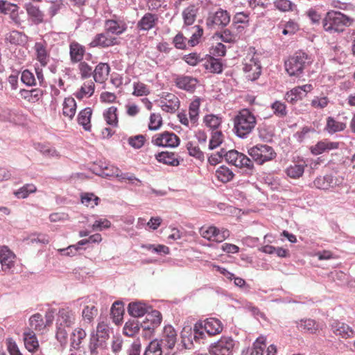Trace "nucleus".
<instances>
[{
    "instance_id": "nucleus-1",
    "label": "nucleus",
    "mask_w": 355,
    "mask_h": 355,
    "mask_svg": "<svg viewBox=\"0 0 355 355\" xmlns=\"http://www.w3.org/2000/svg\"><path fill=\"white\" fill-rule=\"evenodd\" d=\"M256 125V116L247 108L239 110L234 118V130L236 135L241 138L246 137L250 135Z\"/></svg>"
},
{
    "instance_id": "nucleus-2",
    "label": "nucleus",
    "mask_w": 355,
    "mask_h": 355,
    "mask_svg": "<svg viewBox=\"0 0 355 355\" xmlns=\"http://www.w3.org/2000/svg\"><path fill=\"white\" fill-rule=\"evenodd\" d=\"M313 62L311 57L302 51L295 52L284 62L285 70L290 76H299Z\"/></svg>"
},
{
    "instance_id": "nucleus-3",
    "label": "nucleus",
    "mask_w": 355,
    "mask_h": 355,
    "mask_svg": "<svg viewBox=\"0 0 355 355\" xmlns=\"http://www.w3.org/2000/svg\"><path fill=\"white\" fill-rule=\"evenodd\" d=\"M353 19L340 12L331 11L328 12L323 19L322 25L326 31L343 32L346 27L352 25Z\"/></svg>"
},
{
    "instance_id": "nucleus-4",
    "label": "nucleus",
    "mask_w": 355,
    "mask_h": 355,
    "mask_svg": "<svg viewBox=\"0 0 355 355\" xmlns=\"http://www.w3.org/2000/svg\"><path fill=\"white\" fill-rule=\"evenodd\" d=\"M223 326L220 320L215 318H207L196 322L193 327V336L196 340L204 338V331L209 336H216L222 332Z\"/></svg>"
},
{
    "instance_id": "nucleus-5",
    "label": "nucleus",
    "mask_w": 355,
    "mask_h": 355,
    "mask_svg": "<svg viewBox=\"0 0 355 355\" xmlns=\"http://www.w3.org/2000/svg\"><path fill=\"white\" fill-rule=\"evenodd\" d=\"M248 153L258 164L271 161L277 155L273 148L267 144H257L248 150Z\"/></svg>"
},
{
    "instance_id": "nucleus-6",
    "label": "nucleus",
    "mask_w": 355,
    "mask_h": 355,
    "mask_svg": "<svg viewBox=\"0 0 355 355\" xmlns=\"http://www.w3.org/2000/svg\"><path fill=\"white\" fill-rule=\"evenodd\" d=\"M199 233L202 238L216 243H222L230 235L228 230L225 228L220 230L213 225L202 226L200 228Z\"/></svg>"
},
{
    "instance_id": "nucleus-7",
    "label": "nucleus",
    "mask_w": 355,
    "mask_h": 355,
    "mask_svg": "<svg viewBox=\"0 0 355 355\" xmlns=\"http://www.w3.org/2000/svg\"><path fill=\"white\" fill-rule=\"evenodd\" d=\"M235 346L234 340L230 336H222L209 348L210 355H232Z\"/></svg>"
},
{
    "instance_id": "nucleus-8",
    "label": "nucleus",
    "mask_w": 355,
    "mask_h": 355,
    "mask_svg": "<svg viewBox=\"0 0 355 355\" xmlns=\"http://www.w3.org/2000/svg\"><path fill=\"white\" fill-rule=\"evenodd\" d=\"M180 139L173 132L164 131L155 134L152 137V144L155 146L165 148H175L180 144Z\"/></svg>"
},
{
    "instance_id": "nucleus-9",
    "label": "nucleus",
    "mask_w": 355,
    "mask_h": 355,
    "mask_svg": "<svg viewBox=\"0 0 355 355\" xmlns=\"http://www.w3.org/2000/svg\"><path fill=\"white\" fill-rule=\"evenodd\" d=\"M53 320L54 316L51 312L46 313L44 320L41 314L35 313L30 318L29 325L31 329L43 333L53 324Z\"/></svg>"
},
{
    "instance_id": "nucleus-10",
    "label": "nucleus",
    "mask_w": 355,
    "mask_h": 355,
    "mask_svg": "<svg viewBox=\"0 0 355 355\" xmlns=\"http://www.w3.org/2000/svg\"><path fill=\"white\" fill-rule=\"evenodd\" d=\"M243 65V71L248 80H255L259 77L261 67L257 58H254V55L247 56L244 59Z\"/></svg>"
},
{
    "instance_id": "nucleus-11",
    "label": "nucleus",
    "mask_w": 355,
    "mask_h": 355,
    "mask_svg": "<svg viewBox=\"0 0 355 355\" xmlns=\"http://www.w3.org/2000/svg\"><path fill=\"white\" fill-rule=\"evenodd\" d=\"M230 21V15L223 10H218L214 13H210L207 19L206 24L210 28L224 27Z\"/></svg>"
},
{
    "instance_id": "nucleus-12",
    "label": "nucleus",
    "mask_w": 355,
    "mask_h": 355,
    "mask_svg": "<svg viewBox=\"0 0 355 355\" xmlns=\"http://www.w3.org/2000/svg\"><path fill=\"white\" fill-rule=\"evenodd\" d=\"M177 332L171 325H166L163 329L162 338L158 340L161 347L165 349H173L177 342Z\"/></svg>"
},
{
    "instance_id": "nucleus-13",
    "label": "nucleus",
    "mask_w": 355,
    "mask_h": 355,
    "mask_svg": "<svg viewBox=\"0 0 355 355\" xmlns=\"http://www.w3.org/2000/svg\"><path fill=\"white\" fill-rule=\"evenodd\" d=\"M162 320V315L161 313L157 310H153L146 313L142 326L146 329V332L150 336L153 334L154 329L161 324Z\"/></svg>"
},
{
    "instance_id": "nucleus-14",
    "label": "nucleus",
    "mask_w": 355,
    "mask_h": 355,
    "mask_svg": "<svg viewBox=\"0 0 355 355\" xmlns=\"http://www.w3.org/2000/svg\"><path fill=\"white\" fill-rule=\"evenodd\" d=\"M119 44L117 38L108 35V33L97 34L90 42L91 47L107 48Z\"/></svg>"
},
{
    "instance_id": "nucleus-15",
    "label": "nucleus",
    "mask_w": 355,
    "mask_h": 355,
    "mask_svg": "<svg viewBox=\"0 0 355 355\" xmlns=\"http://www.w3.org/2000/svg\"><path fill=\"white\" fill-rule=\"evenodd\" d=\"M160 106L163 111L168 113L175 112L180 107L179 98L173 94L167 93L160 98Z\"/></svg>"
},
{
    "instance_id": "nucleus-16",
    "label": "nucleus",
    "mask_w": 355,
    "mask_h": 355,
    "mask_svg": "<svg viewBox=\"0 0 355 355\" xmlns=\"http://www.w3.org/2000/svg\"><path fill=\"white\" fill-rule=\"evenodd\" d=\"M15 254L7 247L0 248V263L3 271H9L15 266Z\"/></svg>"
},
{
    "instance_id": "nucleus-17",
    "label": "nucleus",
    "mask_w": 355,
    "mask_h": 355,
    "mask_svg": "<svg viewBox=\"0 0 355 355\" xmlns=\"http://www.w3.org/2000/svg\"><path fill=\"white\" fill-rule=\"evenodd\" d=\"M331 329L336 336L344 339L353 338L355 334L354 331L351 327L345 322L338 320L334 321L331 324Z\"/></svg>"
},
{
    "instance_id": "nucleus-18",
    "label": "nucleus",
    "mask_w": 355,
    "mask_h": 355,
    "mask_svg": "<svg viewBox=\"0 0 355 355\" xmlns=\"http://www.w3.org/2000/svg\"><path fill=\"white\" fill-rule=\"evenodd\" d=\"M177 87L189 92H193L198 83L196 78L185 75H178L174 78Z\"/></svg>"
},
{
    "instance_id": "nucleus-19",
    "label": "nucleus",
    "mask_w": 355,
    "mask_h": 355,
    "mask_svg": "<svg viewBox=\"0 0 355 355\" xmlns=\"http://www.w3.org/2000/svg\"><path fill=\"white\" fill-rule=\"evenodd\" d=\"M80 87L74 93V96L79 100L91 97L95 91L94 80L87 78L83 80Z\"/></svg>"
},
{
    "instance_id": "nucleus-20",
    "label": "nucleus",
    "mask_w": 355,
    "mask_h": 355,
    "mask_svg": "<svg viewBox=\"0 0 355 355\" xmlns=\"http://www.w3.org/2000/svg\"><path fill=\"white\" fill-rule=\"evenodd\" d=\"M75 321L74 313L69 308H63L59 310L56 325L70 327Z\"/></svg>"
},
{
    "instance_id": "nucleus-21",
    "label": "nucleus",
    "mask_w": 355,
    "mask_h": 355,
    "mask_svg": "<svg viewBox=\"0 0 355 355\" xmlns=\"http://www.w3.org/2000/svg\"><path fill=\"white\" fill-rule=\"evenodd\" d=\"M306 166L303 159L293 162L286 168L285 173L291 178L298 179L302 176Z\"/></svg>"
},
{
    "instance_id": "nucleus-22",
    "label": "nucleus",
    "mask_w": 355,
    "mask_h": 355,
    "mask_svg": "<svg viewBox=\"0 0 355 355\" xmlns=\"http://www.w3.org/2000/svg\"><path fill=\"white\" fill-rule=\"evenodd\" d=\"M127 29V24L123 20L116 19H107L105 21V30L108 33L121 35Z\"/></svg>"
},
{
    "instance_id": "nucleus-23",
    "label": "nucleus",
    "mask_w": 355,
    "mask_h": 355,
    "mask_svg": "<svg viewBox=\"0 0 355 355\" xmlns=\"http://www.w3.org/2000/svg\"><path fill=\"white\" fill-rule=\"evenodd\" d=\"M338 147V142L324 139L318 141L315 145L311 146L310 150L313 155H318L331 150L337 149Z\"/></svg>"
},
{
    "instance_id": "nucleus-24",
    "label": "nucleus",
    "mask_w": 355,
    "mask_h": 355,
    "mask_svg": "<svg viewBox=\"0 0 355 355\" xmlns=\"http://www.w3.org/2000/svg\"><path fill=\"white\" fill-rule=\"evenodd\" d=\"M110 67L108 64L100 62L94 69V80L98 83H104L108 78Z\"/></svg>"
},
{
    "instance_id": "nucleus-25",
    "label": "nucleus",
    "mask_w": 355,
    "mask_h": 355,
    "mask_svg": "<svg viewBox=\"0 0 355 355\" xmlns=\"http://www.w3.org/2000/svg\"><path fill=\"white\" fill-rule=\"evenodd\" d=\"M85 53V47L76 41L69 44L70 60L72 63H78L83 60Z\"/></svg>"
},
{
    "instance_id": "nucleus-26",
    "label": "nucleus",
    "mask_w": 355,
    "mask_h": 355,
    "mask_svg": "<svg viewBox=\"0 0 355 355\" xmlns=\"http://www.w3.org/2000/svg\"><path fill=\"white\" fill-rule=\"evenodd\" d=\"M24 345L27 350L31 353L38 351L40 345L33 331L28 329L23 334Z\"/></svg>"
},
{
    "instance_id": "nucleus-27",
    "label": "nucleus",
    "mask_w": 355,
    "mask_h": 355,
    "mask_svg": "<svg viewBox=\"0 0 355 355\" xmlns=\"http://www.w3.org/2000/svg\"><path fill=\"white\" fill-rule=\"evenodd\" d=\"M17 10L18 6L16 4L11 3L10 1H0V12L5 15H10L14 22L16 24H19L20 19Z\"/></svg>"
},
{
    "instance_id": "nucleus-28",
    "label": "nucleus",
    "mask_w": 355,
    "mask_h": 355,
    "mask_svg": "<svg viewBox=\"0 0 355 355\" xmlns=\"http://www.w3.org/2000/svg\"><path fill=\"white\" fill-rule=\"evenodd\" d=\"M107 348V341L96 338L92 335L90 336L88 349L90 355H100V354Z\"/></svg>"
},
{
    "instance_id": "nucleus-29",
    "label": "nucleus",
    "mask_w": 355,
    "mask_h": 355,
    "mask_svg": "<svg viewBox=\"0 0 355 355\" xmlns=\"http://www.w3.org/2000/svg\"><path fill=\"white\" fill-rule=\"evenodd\" d=\"M92 116V110L90 107H85L78 114V123L83 127L85 131H91L92 123L91 119Z\"/></svg>"
},
{
    "instance_id": "nucleus-30",
    "label": "nucleus",
    "mask_w": 355,
    "mask_h": 355,
    "mask_svg": "<svg viewBox=\"0 0 355 355\" xmlns=\"http://www.w3.org/2000/svg\"><path fill=\"white\" fill-rule=\"evenodd\" d=\"M297 329L302 332L316 334L320 329V325L314 320L304 319L297 322Z\"/></svg>"
},
{
    "instance_id": "nucleus-31",
    "label": "nucleus",
    "mask_w": 355,
    "mask_h": 355,
    "mask_svg": "<svg viewBox=\"0 0 355 355\" xmlns=\"http://www.w3.org/2000/svg\"><path fill=\"white\" fill-rule=\"evenodd\" d=\"M157 20L155 15L146 13L138 21L137 27L141 31H149L156 25Z\"/></svg>"
},
{
    "instance_id": "nucleus-32",
    "label": "nucleus",
    "mask_w": 355,
    "mask_h": 355,
    "mask_svg": "<svg viewBox=\"0 0 355 355\" xmlns=\"http://www.w3.org/2000/svg\"><path fill=\"white\" fill-rule=\"evenodd\" d=\"M76 102L72 97L65 98L62 103V114L71 120L76 112Z\"/></svg>"
},
{
    "instance_id": "nucleus-33",
    "label": "nucleus",
    "mask_w": 355,
    "mask_h": 355,
    "mask_svg": "<svg viewBox=\"0 0 355 355\" xmlns=\"http://www.w3.org/2000/svg\"><path fill=\"white\" fill-rule=\"evenodd\" d=\"M19 94L21 97L25 101L31 103H34L40 99L43 95V92L40 89H33L31 90L21 89Z\"/></svg>"
},
{
    "instance_id": "nucleus-34",
    "label": "nucleus",
    "mask_w": 355,
    "mask_h": 355,
    "mask_svg": "<svg viewBox=\"0 0 355 355\" xmlns=\"http://www.w3.org/2000/svg\"><path fill=\"white\" fill-rule=\"evenodd\" d=\"M37 60L42 67H45L49 61V55L47 53L46 46L42 42H36L34 46Z\"/></svg>"
},
{
    "instance_id": "nucleus-35",
    "label": "nucleus",
    "mask_w": 355,
    "mask_h": 355,
    "mask_svg": "<svg viewBox=\"0 0 355 355\" xmlns=\"http://www.w3.org/2000/svg\"><path fill=\"white\" fill-rule=\"evenodd\" d=\"M200 105V100L198 98L191 101L189 105V115L191 122V127H194L196 125V123L198 119Z\"/></svg>"
},
{
    "instance_id": "nucleus-36",
    "label": "nucleus",
    "mask_w": 355,
    "mask_h": 355,
    "mask_svg": "<svg viewBox=\"0 0 355 355\" xmlns=\"http://www.w3.org/2000/svg\"><path fill=\"white\" fill-rule=\"evenodd\" d=\"M117 111V107L114 106H111L104 111L103 118L107 125L112 127H116L118 125Z\"/></svg>"
},
{
    "instance_id": "nucleus-37",
    "label": "nucleus",
    "mask_w": 355,
    "mask_h": 355,
    "mask_svg": "<svg viewBox=\"0 0 355 355\" xmlns=\"http://www.w3.org/2000/svg\"><path fill=\"white\" fill-rule=\"evenodd\" d=\"M346 128V123L335 120L332 116L327 118L325 130L330 134L340 132Z\"/></svg>"
},
{
    "instance_id": "nucleus-38",
    "label": "nucleus",
    "mask_w": 355,
    "mask_h": 355,
    "mask_svg": "<svg viewBox=\"0 0 355 355\" xmlns=\"http://www.w3.org/2000/svg\"><path fill=\"white\" fill-rule=\"evenodd\" d=\"M155 158L159 162L171 166H178L179 164V161L173 153L162 152L157 154Z\"/></svg>"
},
{
    "instance_id": "nucleus-39",
    "label": "nucleus",
    "mask_w": 355,
    "mask_h": 355,
    "mask_svg": "<svg viewBox=\"0 0 355 355\" xmlns=\"http://www.w3.org/2000/svg\"><path fill=\"white\" fill-rule=\"evenodd\" d=\"M86 336L87 334L84 329L81 328L75 329L71 336V347L76 349H79Z\"/></svg>"
},
{
    "instance_id": "nucleus-40",
    "label": "nucleus",
    "mask_w": 355,
    "mask_h": 355,
    "mask_svg": "<svg viewBox=\"0 0 355 355\" xmlns=\"http://www.w3.org/2000/svg\"><path fill=\"white\" fill-rule=\"evenodd\" d=\"M128 313L135 318H139L147 313V306L141 302H132L128 306Z\"/></svg>"
},
{
    "instance_id": "nucleus-41",
    "label": "nucleus",
    "mask_w": 355,
    "mask_h": 355,
    "mask_svg": "<svg viewBox=\"0 0 355 355\" xmlns=\"http://www.w3.org/2000/svg\"><path fill=\"white\" fill-rule=\"evenodd\" d=\"M203 122L207 127L215 131L221 125L223 119L218 115L209 114L204 116Z\"/></svg>"
},
{
    "instance_id": "nucleus-42",
    "label": "nucleus",
    "mask_w": 355,
    "mask_h": 355,
    "mask_svg": "<svg viewBox=\"0 0 355 355\" xmlns=\"http://www.w3.org/2000/svg\"><path fill=\"white\" fill-rule=\"evenodd\" d=\"M215 175L218 180L223 183L230 182L234 178L233 172L225 166H220L216 171Z\"/></svg>"
},
{
    "instance_id": "nucleus-43",
    "label": "nucleus",
    "mask_w": 355,
    "mask_h": 355,
    "mask_svg": "<svg viewBox=\"0 0 355 355\" xmlns=\"http://www.w3.org/2000/svg\"><path fill=\"white\" fill-rule=\"evenodd\" d=\"M206 70L211 73H220L223 71V65L219 60L213 57H209L204 63Z\"/></svg>"
},
{
    "instance_id": "nucleus-44",
    "label": "nucleus",
    "mask_w": 355,
    "mask_h": 355,
    "mask_svg": "<svg viewBox=\"0 0 355 355\" xmlns=\"http://www.w3.org/2000/svg\"><path fill=\"white\" fill-rule=\"evenodd\" d=\"M80 200L85 206L94 208L98 205L100 198L93 193L85 192L80 194Z\"/></svg>"
},
{
    "instance_id": "nucleus-45",
    "label": "nucleus",
    "mask_w": 355,
    "mask_h": 355,
    "mask_svg": "<svg viewBox=\"0 0 355 355\" xmlns=\"http://www.w3.org/2000/svg\"><path fill=\"white\" fill-rule=\"evenodd\" d=\"M35 148L40 151L44 156L48 157H58L60 155L55 148L49 144L37 143L35 144Z\"/></svg>"
},
{
    "instance_id": "nucleus-46",
    "label": "nucleus",
    "mask_w": 355,
    "mask_h": 355,
    "mask_svg": "<svg viewBox=\"0 0 355 355\" xmlns=\"http://www.w3.org/2000/svg\"><path fill=\"white\" fill-rule=\"evenodd\" d=\"M26 10L35 24H38L43 21L44 14L40 10L38 7L35 6L31 3H28L26 7Z\"/></svg>"
},
{
    "instance_id": "nucleus-47",
    "label": "nucleus",
    "mask_w": 355,
    "mask_h": 355,
    "mask_svg": "<svg viewBox=\"0 0 355 355\" xmlns=\"http://www.w3.org/2000/svg\"><path fill=\"white\" fill-rule=\"evenodd\" d=\"M198 8L196 5H191L183 11V17L186 24L191 25L193 24Z\"/></svg>"
},
{
    "instance_id": "nucleus-48",
    "label": "nucleus",
    "mask_w": 355,
    "mask_h": 355,
    "mask_svg": "<svg viewBox=\"0 0 355 355\" xmlns=\"http://www.w3.org/2000/svg\"><path fill=\"white\" fill-rule=\"evenodd\" d=\"M37 191V187L33 184H26L18 190L14 192V195L17 198H26L31 193Z\"/></svg>"
},
{
    "instance_id": "nucleus-49",
    "label": "nucleus",
    "mask_w": 355,
    "mask_h": 355,
    "mask_svg": "<svg viewBox=\"0 0 355 355\" xmlns=\"http://www.w3.org/2000/svg\"><path fill=\"white\" fill-rule=\"evenodd\" d=\"M150 93L149 87L145 83L137 81L133 83L132 95L135 96H148Z\"/></svg>"
},
{
    "instance_id": "nucleus-50",
    "label": "nucleus",
    "mask_w": 355,
    "mask_h": 355,
    "mask_svg": "<svg viewBox=\"0 0 355 355\" xmlns=\"http://www.w3.org/2000/svg\"><path fill=\"white\" fill-rule=\"evenodd\" d=\"M78 69L82 80L90 78L92 75L93 76L94 70L92 67L85 61L79 62Z\"/></svg>"
},
{
    "instance_id": "nucleus-51",
    "label": "nucleus",
    "mask_w": 355,
    "mask_h": 355,
    "mask_svg": "<svg viewBox=\"0 0 355 355\" xmlns=\"http://www.w3.org/2000/svg\"><path fill=\"white\" fill-rule=\"evenodd\" d=\"M304 96L305 95L302 94V89H300L299 87H295L286 92L285 98L288 102L293 104L297 101L302 99Z\"/></svg>"
},
{
    "instance_id": "nucleus-52",
    "label": "nucleus",
    "mask_w": 355,
    "mask_h": 355,
    "mask_svg": "<svg viewBox=\"0 0 355 355\" xmlns=\"http://www.w3.org/2000/svg\"><path fill=\"white\" fill-rule=\"evenodd\" d=\"M224 140V135L220 130H215L211 132L209 143V149L214 150L218 147Z\"/></svg>"
},
{
    "instance_id": "nucleus-53",
    "label": "nucleus",
    "mask_w": 355,
    "mask_h": 355,
    "mask_svg": "<svg viewBox=\"0 0 355 355\" xmlns=\"http://www.w3.org/2000/svg\"><path fill=\"white\" fill-rule=\"evenodd\" d=\"M329 103L330 101L328 96H314V98L311 100V105L314 109L323 110L328 106Z\"/></svg>"
},
{
    "instance_id": "nucleus-54",
    "label": "nucleus",
    "mask_w": 355,
    "mask_h": 355,
    "mask_svg": "<svg viewBox=\"0 0 355 355\" xmlns=\"http://www.w3.org/2000/svg\"><path fill=\"white\" fill-rule=\"evenodd\" d=\"M98 314V309L94 305H87L82 311V316L85 321L90 323Z\"/></svg>"
},
{
    "instance_id": "nucleus-55",
    "label": "nucleus",
    "mask_w": 355,
    "mask_h": 355,
    "mask_svg": "<svg viewBox=\"0 0 355 355\" xmlns=\"http://www.w3.org/2000/svg\"><path fill=\"white\" fill-rule=\"evenodd\" d=\"M139 331V325L137 320L128 321L123 327V334L130 337L134 336Z\"/></svg>"
},
{
    "instance_id": "nucleus-56",
    "label": "nucleus",
    "mask_w": 355,
    "mask_h": 355,
    "mask_svg": "<svg viewBox=\"0 0 355 355\" xmlns=\"http://www.w3.org/2000/svg\"><path fill=\"white\" fill-rule=\"evenodd\" d=\"M162 117L159 114H150L148 123V129L150 130L156 131L162 127Z\"/></svg>"
},
{
    "instance_id": "nucleus-57",
    "label": "nucleus",
    "mask_w": 355,
    "mask_h": 355,
    "mask_svg": "<svg viewBox=\"0 0 355 355\" xmlns=\"http://www.w3.org/2000/svg\"><path fill=\"white\" fill-rule=\"evenodd\" d=\"M92 335L96 338H101L105 341H107L110 337L108 325L103 322H99L96 328V332L95 334H92Z\"/></svg>"
},
{
    "instance_id": "nucleus-58",
    "label": "nucleus",
    "mask_w": 355,
    "mask_h": 355,
    "mask_svg": "<svg viewBox=\"0 0 355 355\" xmlns=\"http://www.w3.org/2000/svg\"><path fill=\"white\" fill-rule=\"evenodd\" d=\"M162 353L161 344L155 339L150 343L144 355H162Z\"/></svg>"
},
{
    "instance_id": "nucleus-59",
    "label": "nucleus",
    "mask_w": 355,
    "mask_h": 355,
    "mask_svg": "<svg viewBox=\"0 0 355 355\" xmlns=\"http://www.w3.org/2000/svg\"><path fill=\"white\" fill-rule=\"evenodd\" d=\"M266 347L265 338L263 337L258 338L253 343L250 355H263Z\"/></svg>"
},
{
    "instance_id": "nucleus-60",
    "label": "nucleus",
    "mask_w": 355,
    "mask_h": 355,
    "mask_svg": "<svg viewBox=\"0 0 355 355\" xmlns=\"http://www.w3.org/2000/svg\"><path fill=\"white\" fill-rule=\"evenodd\" d=\"M333 179L331 176L326 175L318 177L313 181L314 186L319 189H328L332 183Z\"/></svg>"
},
{
    "instance_id": "nucleus-61",
    "label": "nucleus",
    "mask_w": 355,
    "mask_h": 355,
    "mask_svg": "<svg viewBox=\"0 0 355 355\" xmlns=\"http://www.w3.org/2000/svg\"><path fill=\"white\" fill-rule=\"evenodd\" d=\"M141 248L160 254H168L170 253L169 248L162 244L157 245L153 244H144L141 245Z\"/></svg>"
},
{
    "instance_id": "nucleus-62",
    "label": "nucleus",
    "mask_w": 355,
    "mask_h": 355,
    "mask_svg": "<svg viewBox=\"0 0 355 355\" xmlns=\"http://www.w3.org/2000/svg\"><path fill=\"white\" fill-rule=\"evenodd\" d=\"M220 37L223 42L227 43H234L240 39V36L235 34L232 29L224 30L220 33Z\"/></svg>"
},
{
    "instance_id": "nucleus-63",
    "label": "nucleus",
    "mask_w": 355,
    "mask_h": 355,
    "mask_svg": "<svg viewBox=\"0 0 355 355\" xmlns=\"http://www.w3.org/2000/svg\"><path fill=\"white\" fill-rule=\"evenodd\" d=\"M25 35L17 31H12L8 33L6 40L12 44H20L24 42Z\"/></svg>"
},
{
    "instance_id": "nucleus-64",
    "label": "nucleus",
    "mask_w": 355,
    "mask_h": 355,
    "mask_svg": "<svg viewBox=\"0 0 355 355\" xmlns=\"http://www.w3.org/2000/svg\"><path fill=\"white\" fill-rule=\"evenodd\" d=\"M234 165L239 168L246 167L251 168L253 166V163L245 155L239 152L236 162H234Z\"/></svg>"
}]
</instances>
